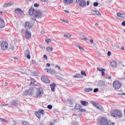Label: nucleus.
<instances>
[{"label":"nucleus","mask_w":125,"mask_h":125,"mask_svg":"<svg viewBox=\"0 0 125 125\" xmlns=\"http://www.w3.org/2000/svg\"><path fill=\"white\" fill-rule=\"evenodd\" d=\"M111 115L114 118H119L121 119L123 117V113L122 111L119 110V109H115L113 112H111Z\"/></svg>","instance_id":"f257e3e1"},{"label":"nucleus","mask_w":125,"mask_h":125,"mask_svg":"<svg viewBox=\"0 0 125 125\" xmlns=\"http://www.w3.org/2000/svg\"><path fill=\"white\" fill-rule=\"evenodd\" d=\"M43 95V90L42 88H37L36 92V96L38 98H41Z\"/></svg>","instance_id":"f03ea898"},{"label":"nucleus","mask_w":125,"mask_h":125,"mask_svg":"<svg viewBox=\"0 0 125 125\" xmlns=\"http://www.w3.org/2000/svg\"><path fill=\"white\" fill-rule=\"evenodd\" d=\"M113 86L115 89H119V88H121L122 84H121L120 82L115 81L113 83Z\"/></svg>","instance_id":"7ed1b4c3"},{"label":"nucleus","mask_w":125,"mask_h":125,"mask_svg":"<svg viewBox=\"0 0 125 125\" xmlns=\"http://www.w3.org/2000/svg\"><path fill=\"white\" fill-rule=\"evenodd\" d=\"M100 125H109V122L106 117H103L100 120Z\"/></svg>","instance_id":"20e7f679"},{"label":"nucleus","mask_w":125,"mask_h":125,"mask_svg":"<svg viewBox=\"0 0 125 125\" xmlns=\"http://www.w3.org/2000/svg\"><path fill=\"white\" fill-rule=\"evenodd\" d=\"M91 103L93 105V106H94V107H96L97 109L100 110V111H104V108L101 105L98 104L97 103H96L93 101H91Z\"/></svg>","instance_id":"39448f33"},{"label":"nucleus","mask_w":125,"mask_h":125,"mask_svg":"<svg viewBox=\"0 0 125 125\" xmlns=\"http://www.w3.org/2000/svg\"><path fill=\"white\" fill-rule=\"evenodd\" d=\"M15 13L16 14H17V15H19V16H21V15H23L24 11H23L20 8H16L15 9Z\"/></svg>","instance_id":"423d86ee"},{"label":"nucleus","mask_w":125,"mask_h":125,"mask_svg":"<svg viewBox=\"0 0 125 125\" xmlns=\"http://www.w3.org/2000/svg\"><path fill=\"white\" fill-rule=\"evenodd\" d=\"M34 17H35V18H42V12L40 10H36Z\"/></svg>","instance_id":"0eeeda50"},{"label":"nucleus","mask_w":125,"mask_h":125,"mask_svg":"<svg viewBox=\"0 0 125 125\" xmlns=\"http://www.w3.org/2000/svg\"><path fill=\"white\" fill-rule=\"evenodd\" d=\"M1 48L2 50H6L8 48V44L5 42H2L1 44Z\"/></svg>","instance_id":"6e6552de"},{"label":"nucleus","mask_w":125,"mask_h":125,"mask_svg":"<svg viewBox=\"0 0 125 125\" xmlns=\"http://www.w3.org/2000/svg\"><path fill=\"white\" fill-rule=\"evenodd\" d=\"M36 9H34L33 8H30L29 9L28 14H29L30 16H35V13H36Z\"/></svg>","instance_id":"1a4fd4ad"},{"label":"nucleus","mask_w":125,"mask_h":125,"mask_svg":"<svg viewBox=\"0 0 125 125\" xmlns=\"http://www.w3.org/2000/svg\"><path fill=\"white\" fill-rule=\"evenodd\" d=\"M41 80L43 83H50V81L48 79V78L46 77V76H42L41 77Z\"/></svg>","instance_id":"9d476101"},{"label":"nucleus","mask_w":125,"mask_h":125,"mask_svg":"<svg viewBox=\"0 0 125 125\" xmlns=\"http://www.w3.org/2000/svg\"><path fill=\"white\" fill-rule=\"evenodd\" d=\"M78 4L81 7H85V5H86V2L84 0H82Z\"/></svg>","instance_id":"9b49d317"},{"label":"nucleus","mask_w":125,"mask_h":125,"mask_svg":"<svg viewBox=\"0 0 125 125\" xmlns=\"http://www.w3.org/2000/svg\"><path fill=\"white\" fill-rule=\"evenodd\" d=\"M97 85L99 87H103V86H105V82L103 80H101L97 83Z\"/></svg>","instance_id":"f8f14e48"},{"label":"nucleus","mask_w":125,"mask_h":125,"mask_svg":"<svg viewBox=\"0 0 125 125\" xmlns=\"http://www.w3.org/2000/svg\"><path fill=\"white\" fill-rule=\"evenodd\" d=\"M34 94V88L31 87L29 89L26 91V94L28 95H33Z\"/></svg>","instance_id":"ddd939ff"},{"label":"nucleus","mask_w":125,"mask_h":125,"mask_svg":"<svg viewBox=\"0 0 125 125\" xmlns=\"http://www.w3.org/2000/svg\"><path fill=\"white\" fill-rule=\"evenodd\" d=\"M24 54L28 59H31V53L30 52V51L29 50H26L24 52Z\"/></svg>","instance_id":"4468645a"},{"label":"nucleus","mask_w":125,"mask_h":125,"mask_svg":"<svg viewBox=\"0 0 125 125\" xmlns=\"http://www.w3.org/2000/svg\"><path fill=\"white\" fill-rule=\"evenodd\" d=\"M63 2L66 5H70V4L73 3V0H63Z\"/></svg>","instance_id":"2eb2a0df"},{"label":"nucleus","mask_w":125,"mask_h":125,"mask_svg":"<svg viewBox=\"0 0 125 125\" xmlns=\"http://www.w3.org/2000/svg\"><path fill=\"white\" fill-rule=\"evenodd\" d=\"M91 13L93 15H101V14L97 10H91Z\"/></svg>","instance_id":"dca6fc26"},{"label":"nucleus","mask_w":125,"mask_h":125,"mask_svg":"<svg viewBox=\"0 0 125 125\" xmlns=\"http://www.w3.org/2000/svg\"><path fill=\"white\" fill-rule=\"evenodd\" d=\"M31 36H32V34L30 32H29L28 31H26L25 32V37L26 39H30L31 38Z\"/></svg>","instance_id":"f3484780"},{"label":"nucleus","mask_w":125,"mask_h":125,"mask_svg":"<svg viewBox=\"0 0 125 125\" xmlns=\"http://www.w3.org/2000/svg\"><path fill=\"white\" fill-rule=\"evenodd\" d=\"M5 26V23H4V21L3 20H2L0 18V28H4Z\"/></svg>","instance_id":"a211bd4d"},{"label":"nucleus","mask_w":125,"mask_h":125,"mask_svg":"<svg viewBox=\"0 0 125 125\" xmlns=\"http://www.w3.org/2000/svg\"><path fill=\"white\" fill-rule=\"evenodd\" d=\"M25 29H31L32 28V25H31V23H29V22H26L24 25Z\"/></svg>","instance_id":"6ab92c4d"},{"label":"nucleus","mask_w":125,"mask_h":125,"mask_svg":"<svg viewBox=\"0 0 125 125\" xmlns=\"http://www.w3.org/2000/svg\"><path fill=\"white\" fill-rule=\"evenodd\" d=\"M110 65L113 68H116L117 67V62H116L115 61H113L111 62Z\"/></svg>","instance_id":"aec40b11"},{"label":"nucleus","mask_w":125,"mask_h":125,"mask_svg":"<svg viewBox=\"0 0 125 125\" xmlns=\"http://www.w3.org/2000/svg\"><path fill=\"white\" fill-rule=\"evenodd\" d=\"M55 85L56 84L55 83H53L50 85L51 89L53 92H54V89L55 88Z\"/></svg>","instance_id":"412c9836"},{"label":"nucleus","mask_w":125,"mask_h":125,"mask_svg":"<svg viewBox=\"0 0 125 125\" xmlns=\"http://www.w3.org/2000/svg\"><path fill=\"white\" fill-rule=\"evenodd\" d=\"M11 104L13 106H17V104H18V101L17 100H13L11 102Z\"/></svg>","instance_id":"4be33fe9"},{"label":"nucleus","mask_w":125,"mask_h":125,"mask_svg":"<svg viewBox=\"0 0 125 125\" xmlns=\"http://www.w3.org/2000/svg\"><path fill=\"white\" fill-rule=\"evenodd\" d=\"M117 16H118V17H121V18H125V14H123L121 13H117Z\"/></svg>","instance_id":"5701e85b"},{"label":"nucleus","mask_w":125,"mask_h":125,"mask_svg":"<svg viewBox=\"0 0 125 125\" xmlns=\"http://www.w3.org/2000/svg\"><path fill=\"white\" fill-rule=\"evenodd\" d=\"M73 78H75L76 79H80L83 78L82 75L81 74H76L75 75L73 76Z\"/></svg>","instance_id":"b1692460"},{"label":"nucleus","mask_w":125,"mask_h":125,"mask_svg":"<svg viewBox=\"0 0 125 125\" xmlns=\"http://www.w3.org/2000/svg\"><path fill=\"white\" fill-rule=\"evenodd\" d=\"M81 104H82L83 106H87L88 105V102L84 101H81Z\"/></svg>","instance_id":"393cba45"},{"label":"nucleus","mask_w":125,"mask_h":125,"mask_svg":"<svg viewBox=\"0 0 125 125\" xmlns=\"http://www.w3.org/2000/svg\"><path fill=\"white\" fill-rule=\"evenodd\" d=\"M81 107H82V105H81L79 104H77L75 106V108L76 110H80Z\"/></svg>","instance_id":"a878e982"},{"label":"nucleus","mask_w":125,"mask_h":125,"mask_svg":"<svg viewBox=\"0 0 125 125\" xmlns=\"http://www.w3.org/2000/svg\"><path fill=\"white\" fill-rule=\"evenodd\" d=\"M52 50H53V48H52V47H46V51L48 52H51V51H52Z\"/></svg>","instance_id":"bb28decb"},{"label":"nucleus","mask_w":125,"mask_h":125,"mask_svg":"<svg viewBox=\"0 0 125 125\" xmlns=\"http://www.w3.org/2000/svg\"><path fill=\"white\" fill-rule=\"evenodd\" d=\"M35 115H36V116H37V117L38 119H41V113L39 111H36L35 112Z\"/></svg>","instance_id":"cd10ccee"},{"label":"nucleus","mask_w":125,"mask_h":125,"mask_svg":"<svg viewBox=\"0 0 125 125\" xmlns=\"http://www.w3.org/2000/svg\"><path fill=\"white\" fill-rule=\"evenodd\" d=\"M92 90H93L92 88H87L85 89V92H90V91H92Z\"/></svg>","instance_id":"c85d7f7f"},{"label":"nucleus","mask_w":125,"mask_h":125,"mask_svg":"<svg viewBox=\"0 0 125 125\" xmlns=\"http://www.w3.org/2000/svg\"><path fill=\"white\" fill-rule=\"evenodd\" d=\"M64 38H67L68 39L72 38V35L70 34H66L63 35Z\"/></svg>","instance_id":"c756f323"},{"label":"nucleus","mask_w":125,"mask_h":125,"mask_svg":"<svg viewBox=\"0 0 125 125\" xmlns=\"http://www.w3.org/2000/svg\"><path fill=\"white\" fill-rule=\"evenodd\" d=\"M0 121L4 124H8V122L3 118H0Z\"/></svg>","instance_id":"7c9ffc66"},{"label":"nucleus","mask_w":125,"mask_h":125,"mask_svg":"<svg viewBox=\"0 0 125 125\" xmlns=\"http://www.w3.org/2000/svg\"><path fill=\"white\" fill-rule=\"evenodd\" d=\"M45 72L47 71V73H48V74H51V72L52 71V69H44Z\"/></svg>","instance_id":"2f4dec72"},{"label":"nucleus","mask_w":125,"mask_h":125,"mask_svg":"<svg viewBox=\"0 0 125 125\" xmlns=\"http://www.w3.org/2000/svg\"><path fill=\"white\" fill-rule=\"evenodd\" d=\"M10 5H12V4L11 3H5L3 5L4 7H7L8 6H10Z\"/></svg>","instance_id":"473e14b6"},{"label":"nucleus","mask_w":125,"mask_h":125,"mask_svg":"<svg viewBox=\"0 0 125 125\" xmlns=\"http://www.w3.org/2000/svg\"><path fill=\"white\" fill-rule=\"evenodd\" d=\"M31 81V84H34V83H36V80H35L33 78H31L30 79Z\"/></svg>","instance_id":"72a5a7b5"},{"label":"nucleus","mask_w":125,"mask_h":125,"mask_svg":"<svg viewBox=\"0 0 125 125\" xmlns=\"http://www.w3.org/2000/svg\"><path fill=\"white\" fill-rule=\"evenodd\" d=\"M51 75H57V72L55 70L52 69V72H51Z\"/></svg>","instance_id":"f704fd0d"},{"label":"nucleus","mask_w":125,"mask_h":125,"mask_svg":"<svg viewBox=\"0 0 125 125\" xmlns=\"http://www.w3.org/2000/svg\"><path fill=\"white\" fill-rule=\"evenodd\" d=\"M40 114L43 115L44 114V111L43 109H40L38 111Z\"/></svg>","instance_id":"c9c22d12"},{"label":"nucleus","mask_w":125,"mask_h":125,"mask_svg":"<svg viewBox=\"0 0 125 125\" xmlns=\"http://www.w3.org/2000/svg\"><path fill=\"white\" fill-rule=\"evenodd\" d=\"M81 74L82 76H83L84 77H86V73L84 72V71L82 70L81 71Z\"/></svg>","instance_id":"e433bc0d"},{"label":"nucleus","mask_w":125,"mask_h":125,"mask_svg":"<svg viewBox=\"0 0 125 125\" xmlns=\"http://www.w3.org/2000/svg\"><path fill=\"white\" fill-rule=\"evenodd\" d=\"M23 125H30V123H29L28 122L24 121L22 123Z\"/></svg>","instance_id":"4c0bfd02"},{"label":"nucleus","mask_w":125,"mask_h":125,"mask_svg":"<svg viewBox=\"0 0 125 125\" xmlns=\"http://www.w3.org/2000/svg\"><path fill=\"white\" fill-rule=\"evenodd\" d=\"M51 42V39H50L45 40V42H46L47 43H48H48H49V42Z\"/></svg>","instance_id":"58836bf2"},{"label":"nucleus","mask_w":125,"mask_h":125,"mask_svg":"<svg viewBox=\"0 0 125 125\" xmlns=\"http://www.w3.org/2000/svg\"><path fill=\"white\" fill-rule=\"evenodd\" d=\"M81 39L82 40V41H87V38L85 37H81Z\"/></svg>","instance_id":"ea45409f"},{"label":"nucleus","mask_w":125,"mask_h":125,"mask_svg":"<svg viewBox=\"0 0 125 125\" xmlns=\"http://www.w3.org/2000/svg\"><path fill=\"white\" fill-rule=\"evenodd\" d=\"M97 70H98V71H100V72H102L103 71H104V69H103L102 68H100V67H98Z\"/></svg>","instance_id":"a19ab883"},{"label":"nucleus","mask_w":125,"mask_h":125,"mask_svg":"<svg viewBox=\"0 0 125 125\" xmlns=\"http://www.w3.org/2000/svg\"><path fill=\"white\" fill-rule=\"evenodd\" d=\"M98 4H99L98 2H95L93 3V6L96 7V6H98Z\"/></svg>","instance_id":"79ce46f5"},{"label":"nucleus","mask_w":125,"mask_h":125,"mask_svg":"<svg viewBox=\"0 0 125 125\" xmlns=\"http://www.w3.org/2000/svg\"><path fill=\"white\" fill-rule=\"evenodd\" d=\"M47 108L48 109H49V110H51V109H52V106L51 104H49L47 105Z\"/></svg>","instance_id":"37998d69"},{"label":"nucleus","mask_w":125,"mask_h":125,"mask_svg":"<svg viewBox=\"0 0 125 125\" xmlns=\"http://www.w3.org/2000/svg\"><path fill=\"white\" fill-rule=\"evenodd\" d=\"M86 110L84 108H80V112H86Z\"/></svg>","instance_id":"c03bdc74"},{"label":"nucleus","mask_w":125,"mask_h":125,"mask_svg":"<svg viewBox=\"0 0 125 125\" xmlns=\"http://www.w3.org/2000/svg\"><path fill=\"white\" fill-rule=\"evenodd\" d=\"M104 79H107V80H110V79H111V76L108 75L107 76H105Z\"/></svg>","instance_id":"a18cd8bd"},{"label":"nucleus","mask_w":125,"mask_h":125,"mask_svg":"<svg viewBox=\"0 0 125 125\" xmlns=\"http://www.w3.org/2000/svg\"><path fill=\"white\" fill-rule=\"evenodd\" d=\"M105 75V69H104V70H103L102 71V76H103V77H104Z\"/></svg>","instance_id":"49530a36"},{"label":"nucleus","mask_w":125,"mask_h":125,"mask_svg":"<svg viewBox=\"0 0 125 125\" xmlns=\"http://www.w3.org/2000/svg\"><path fill=\"white\" fill-rule=\"evenodd\" d=\"M99 89H98V88H96L94 89V92H98V91H99Z\"/></svg>","instance_id":"de8ad7c7"},{"label":"nucleus","mask_w":125,"mask_h":125,"mask_svg":"<svg viewBox=\"0 0 125 125\" xmlns=\"http://www.w3.org/2000/svg\"><path fill=\"white\" fill-rule=\"evenodd\" d=\"M8 85V83L5 82L3 84V86H7Z\"/></svg>","instance_id":"09e8293b"},{"label":"nucleus","mask_w":125,"mask_h":125,"mask_svg":"<svg viewBox=\"0 0 125 125\" xmlns=\"http://www.w3.org/2000/svg\"><path fill=\"white\" fill-rule=\"evenodd\" d=\"M61 21H62V22H64L65 23H69V21H65V20L63 19V20H61Z\"/></svg>","instance_id":"8fccbe9b"},{"label":"nucleus","mask_w":125,"mask_h":125,"mask_svg":"<svg viewBox=\"0 0 125 125\" xmlns=\"http://www.w3.org/2000/svg\"><path fill=\"white\" fill-rule=\"evenodd\" d=\"M34 6H35V7H39V6H40V5L38 3H35Z\"/></svg>","instance_id":"3c124183"},{"label":"nucleus","mask_w":125,"mask_h":125,"mask_svg":"<svg viewBox=\"0 0 125 125\" xmlns=\"http://www.w3.org/2000/svg\"><path fill=\"white\" fill-rule=\"evenodd\" d=\"M34 75H35V76H38L39 72H38V71L34 72Z\"/></svg>","instance_id":"603ef678"},{"label":"nucleus","mask_w":125,"mask_h":125,"mask_svg":"<svg viewBox=\"0 0 125 125\" xmlns=\"http://www.w3.org/2000/svg\"><path fill=\"white\" fill-rule=\"evenodd\" d=\"M78 47H79V49H80L81 50H84V49H83V48L81 46H78Z\"/></svg>","instance_id":"864d4df0"},{"label":"nucleus","mask_w":125,"mask_h":125,"mask_svg":"<svg viewBox=\"0 0 125 125\" xmlns=\"http://www.w3.org/2000/svg\"><path fill=\"white\" fill-rule=\"evenodd\" d=\"M56 68H58L59 69V70H61V67H60V66H59V65H56L55 66Z\"/></svg>","instance_id":"5fc2aeb1"},{"label":"nucleus","mask_w":125,"mask_h":125,"mask_svg":"<svg viewBox=\"0 0 125 125\" xmlns=\"http://www.w3.org/2000/svg\"><path fill=\"white\" fill-rule=\"evenodd\" d=\"M82 0H76V3H77L78 4L79 2H80V1H82Z\"/></svg>","instance_id":"6e6d98bb"},{"label":"nucleus","mask_w":125,"mask_h":125,"mask_svg":"<svg viewBox=\"0 0 125 125\" xmlns=\"http://www.w3.org/2000/svg\"><path fill=\"white\" fill-rule=\"evenodd\" d=\"M43 57L45 59V60H47V56H46V55H44Z\"/></svg>","instance_id":"4d7b16f0"},{"label":"nucleus","mask_w":125,"mask_h":125,"mask_svg":"<svg viewBox=\"0 0 125 125\" xmlns=\"http://www.w3.org/2000/svg\"><path fill=\"white\" fill-rule=\"evenodd\" d=\"M122 26H124V27H125V21H124L122 22Z\"/></svg>","instance_id":"13d9d810"},{"label":"nucleus","mask_w":125,"mask_h":125,"mask_svg":"<svg viewBox=\"0 0 125 125\" xmlns=\"http://www.w3.org/2000/svg\"><path fill=\"white\" fill-rule=\"evenodd\" d=\"M0 106H8V104H0Z\"/></svg>","instance_id":"bf43d9fd"},{"label":"nucleus","mask_w":125,"mask_h":125,"mask_svg":"<svg viewBox=\"0 0 125 125\" xmlns=\"http://www.w3.org/2000/svg\"><path fill=\"white\" fill-rule=\"evenodd\" d=\"M48 1V0H41L42 2H47Z\"/></svg>","instance_id":"052dcab7"},{"label":"nucleus","mask_w":125,"mask_h":125,"mask_svg":"<svg viewBox=\"0 0 125 125\" xmlns=\"http://www.w3.org/2000/svg\"><path fill=\"white\" fill-rule=\"evenodd\" d=\"M107 55H108V56H111V52L108 51L107 52Z\"/></svg>","instance_id":"680f3d73"},{"label":"nucleus","mask_w":125,"mask_h":125,"mask_svg":"<svg viewBox=\"0 0 125 125\" xmlns=\"http://www.w3.org/2000/svg\"><path fill=\"white\" fill-rule=\"evenodd\" d=\"M46 67H50V63H47L46 64Z\"/></svg>","instance_id":"e2e57ef3"},{"label":"nucleus","mask_w":125,"mask_h":125,"mask_svg":"<svg viewBox=\"0 0 125 125\" xmlns=\"http://www.w3.org/2000/svg\"><path fill=\"white\" fill-rule=\"evenodd\" d=\"M89 42H91V43H93L94 42L93 40L92 39L90 40Z\"/></svg>","instance_id":"0e129e2a"},{"label":"nucleus","mask_w":125,"mask_h":125,"mask_svg":"<svg viewBox=\"0 0 125 125\" xmlns=\"http://www.w3.org/2000/svg\"><path fill=\"white\" fill-rule=\"evenodd\" d=\"M10 58H11V59L12 60H14V59H17L16 58H15V57H10Z\"/></svg>","instance_id":"69168bd1"},{"label":"nucleus","mask_w":125,"mask_h":125,"mask_svg":"<svg viewBox=\"0 0 125 125\" xmlns=\"http://www.w3.org/2000/svg\"><path fill=\"white\" fill-rule=\"evenodd\" d=\"M31 20H32V21H37V20H36V19H35V18H32Z\"/></svg>","instance_id":"338daca9"},{"label":"nucleus","mask_w":125,"mask_h":125,"mask_svg":"<svg viewBox=\"0 0 125 125\" xmlns=\"http://www.w3.org/2000/svg\"><path fill=\"white\" fill-rule=\"evenodd\" d=\"M110 125H115V123H110Z\"/></svg>","instance_id":"774afa93"}]
</instances>
